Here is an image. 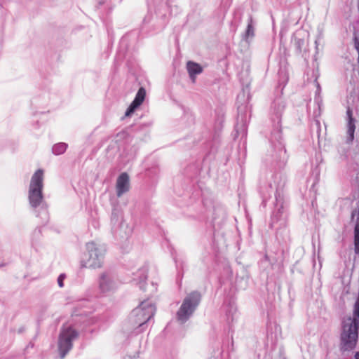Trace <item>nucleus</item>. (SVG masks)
<instances>
[{
  "label": "nucleus",
  "instance_id": "1",
  "mask_svg": "<svg viewBox=\"0 0 359 359\" xmlns=\"http://www.w3.org/2000/svg\"><path fill=\"white\" fill-rule=\"evenodd\" d=\"M284 109L285 103L280 98L274 100L271 107L272 130L269 137V148L267 151V161L275 169L279 170L285 167L288 160L281 128V117Z\"/></svg>",
  "mask_w": 359,
  "mask_h": 359
},
{
  "label": "nucleus",
  "instance_id": "2",
  "mask_svg": "<svg viewBox=\"0 0 359 359\" xmlns=\"http://www.w3.org/2000/svg\"><path fill=\"white\" fill-rule=\"evenodd\" d=\"M286 182V176L282 172H276L273 175V180L269 183L271 191L275 190L276 209L273 210L270 226L278 229L285 226L286 224L287 215L284 211L282 190Z\"/></svg>",
  "mask_w": 359,
  "mask_h": 359
},
{
  "label": "nucleus",
  "instance_id": "3",
  "mask_svg": "<svg viewBox=\"0 0 359 359\" xmlns=\"http://www.w3.org/2000/svg\"><path fill=\"white\" fill-rule=\"evenodd\" d=\"M44 172L42 169H38L32 176L28 191V200L30 206L32 208H40V217L43 223L48 221V212L47 206L43 201V188Z\"/></svg>",
  "mask_w": 359,
  "mask_h": 359
},
{
  "label": "nucleus",
  "instance_id": "4",
  "mask_svg": "<svg viewBox=\"0 0 359 359\" xmlns=\"http://www.w3.org/2000/svg\"><path fill=\"white\" fill-rule=\"evenodd\" d=\"M155 312L156 307L149 299L142 301L135 308L128 317L132 334L137 335L143 332L147 328V323L154 316Z\"/></svg>",
  "mask_w": 359,
  "mask_h": 359
},
{
  "label": "nucleus",
  "instance_id": "5",
  "mask_svg": "<svg viewBox=\"0 0 359 359\" xmlns=\"http://www.w3.org/2000/svg\"><path fill=\"white\" fill-rule=\"evenodd\" d=\"M359 320L351 316L341 320L339 349L342 353L353 351L358 339Z\"/></svg>",
  "mask_w": 359,
  "mask_h": 359
},
{
  "label": "nucleus",
  "instance_id": "6",
  "mask_svg": "<svg viewBox=\"0 0 359 359\" xmlns=\"http://www.w3.org/2000/svg\"><path fill=\"white\" fill-rule=\"evenodd\" d=\"M87 252L81 261V265L84 268H100L104 262L105 248L95 242H89L86 245Z\"/></svg>",
  "mask_w": 359,
  "mask_h": 359
},
{
  "label": "nucleus",
  "instance_id": "7",
  "mask_svg": "<svg viewBox=\"0 0 359 359\" xmlns=\"http://www.w3.org/2000/svg\"><path fill=\"white\" fill-rule=\"evenodd\" d=\"M201 300V294L193 291L184 299L176 313V318L181 324L185 323L194 314Z\"/></svg>",
  "mask_w": 359,
  "mask_h": 359
},
{
  "label": "nucleus",
  "instance_id": "8",
  "mask_svg": "<svg viewBox=\"0 0 359 359\" xmlns=\"http://www.w3.org/2000/svg\"><path fill=\"white\" fill-rule=\"evenodd\" d=\"M78 337L79 332L72 326H63L61 328L57 340V350L61 359L72 350Z\"/></svg>",
  "mask_w": 359,
  "mask_h": 359
},
{
  "label": "nucleus",
  "instance_id": "9",
  "mask_svg": "<svg viewBox=\"0 0 359 359\" xmlns=\"http://www.w3.org/2000/svg\"><path fill=\"white\" fill-rule=\"evenodd\" d=\"M98 288L101 293L107 294L114 292L118 287L114 275L110 271H104L98 277Z\"/></svg>",
  "mask_w": 359,
  "mask_h": 359
},
{
  "label": "nucleus",
  "instance_id": "10",
  "mask_svg": "<svg viewBox=\"0 0 359 359\" xmlns=\"http://www.w3.org/2000/svg\"><path fill=\"white\" fill-rule=\"evenodd\" d=\"M350 223L354 226L353 230V244L354 251L359 255V199L355 201L353 209L351 212Z\"/></svg>",
  "mask_w": 359,
  "mask_h": 359
},
{
  "label": "nucleus",
  "instance_id": "11",
  "mask_svg": "<svg viewBox=\"0 0 359 359\" xmlns=\"http://www.w3.org/2000/svg\"><path fill=\"white\" fill-rule=\"evenodd\" d=\"M111 231L114 235L123 237L122 229L125 225L123 223V212L120 208H113L111 215Z\"/></svg>",
  "mask_w": 359,
  "mask_h": 359
},
{
  "label": "nucleus",
  "instance_id": "12",
  "mask_svg": "<svg viewBox=\"0 0 359 359\" xmlns=\"http://www.w3.org/2000/svg\"><path fill=\"white\" fill-rule=\"evenodd\" d=\"M146 90L144 88L141 87L139 88L134 100L131 102L127 109L125 116H129L135 112V111L142 104L145 99Z\"/></svg>",
  "mask_w": 359,
  "mask_h": 359
},
{
  "label": "nucleus",
  "instance_id": "13",
  "mask_svg": "<svg viewBox=\"0 0 359 359\" xmlns=\"http://www.w3.org/2000/svg\"><path fill=\"white\" fill-rule=\"evenodd\" d=\"M116 188L118 197H121L123 194L129 191V176L126 172H123L118 176L116 180Z\"/></svg>",
  "mask_w": 359,
  "mask_h": 359
},
{
  "label": "nucleus",
  "instance_id": "14",
  "mask_svg": "<svg viewBox=\"0 0 359 359\" xmlns=\"http://www.w3.org/2000/svg\"><path fill=\"white\" fill-rule=\"evenodd\" d=\"M224 311L226 320L228 324L231 325L236 321L238 313L237 306L233 302H229L227 304L224 305Z\"/></svg>",
  "mask_w": 359,
  "mask_h": 359
},
{
  "label": "nucleus",
  "instance_id": "15",
  "mask_svg": "<svg viewBox=\"0 0 359 359\" xmlns=\"http://www.w3.org/2000/svg\"><path fill=\"white\" fill-rule=\"evenodd\" d=\"M347 122V142H352L354 140V133L355 130V119L353 117L352 110L348 107L346 110Z\"/></svg>",
  "mask_w": 359,
  "mask_h": 359
},
{
  "label": "nucleus",
  "instance_id": "16",
  "mask_svg": "<svg viewBox=\"0 0 359 359\" xmlns=\"http://www.w3.org/2000/svg\"><path fill=\"white\" fill-rule=\"evenodd\" d=\"M147 268L142 267L135 274L133 278V280L137 284L140 285V288L141 290H144V285L146 283V280L147 278Z\"/></svg>",
  "mask_w": 359,
  "mask_h": 359
},
{
  "label": "nucleus",
  "instance_id": "17",
  "mask_svg": "<svg viewBox=\"0 0 359 359\" xmlns=\"http://www.w3.org/2000/svg\"><path fill=\"white\" fill-rule=\"evenodd\" d=\"M187 69L193 82H195L196 75L201 74L203 71V68L199 64L192 61L187 62Z\"/></svg>",
  "mask_w": 359,
  "mask_h": 359
},
{
  "label": "nucleus",
  "instance_id": "18",
  "mask_svg": "<svg viewBox=\"0 0 359 359\" xmlns=\"http://www.w3.org/2000/svg\"><path fill=\"white\" fill-rule=\"evenodd\" d=\"M255 36V27L253 26V21L252 17H250L248 21V26L245 32L243 34V39L245 41H248L252 39Z\"/></svg>",
  "mask_w": 359,
  "mask_h": 359
},
{
  "label": "nucleus",
  "instance_id": "19",
  "mask_svg": "<svg viewBox=\"0 0 359 359\" xmlns=\"http://www.w3.org/2000/svg\"><path fill=\"white\" fill-rule=\"evenodd\" d=\"M320 174V169L319 168V165H316L312 169V172H311V178L313 179V183H312V185L311 187V190L313 191L314 192L316 191V186L319 182Z\"/></svg>",
  "mask_w": 359,
  "mask_h": 359
},
{
  "label": "nucleus",
  "instance_id": "20",
  "mask_svg": "<svg viewBox=\"0 0 359 359\" xmlns=\"http://www.w3.org/2000/svg\"><path fill=\"white\" fill-rule=\"evenodd\" d=\"M316 90L315 92L314 102L318 105L319 110L323 105V100L321 96V87L320 83L317 81V79L315 80Z\"/></svg>",
  "mask_w": 359,
  "mask_h": 359
},
{
  "label": "nucleus",
  "instance_id": "21",
  "mask_svg": "<svg viewBox=\"0 0 359 359\" xmlns=\"http://www.w3.org/2000/svg\"><path fill=\"white\" fill-rule=\"evenodd\" d=\"M288 81V73L285 67H280L278 71V83L280 86H285Z\"/></svg>",
  "mask_w": 359,
  "mask_h": 359
},
{
  "label": "nucleus",
  "instance_id": "22",
  "mask_svg": "<svg viewBox=\"0 0 359 359\" xmlns=\"http://www.w3.org/2000/svg\"><path fill=\"white\" fill-rule=\"evenodd\" d=\"M67 147V144L65 142H59L53 146L52 151L55 155H60L65 152Z\"/></svg>",
  "mask_w": 359,
  "mask_h": 359
},
{
  "label": "nucleus",
  "instance_id": "23",
  "mask_svg": "<svg viewBox=\"0 0 359 359\" xmlns=\"http://www.w3.org/2000/svg\"><path fill=\"white\" fill-rule=\"evenodd\" d=\"M223 350L222 346L217 344L214 348L209 359H222Z\"/></svg>",
  "mask_w": 359,
  "mask_h": 359
},
{
  "label": "nucleus",
  "instance_id": "24",
  "mask_svg": "<svg viewBox=\"0 0 359 359\" xmlns=\"http://www.w3.org/2000/svg\"><path fill=\"white\" fill-rule=\"evenodd\" d=\"M293 41L297 52L301 53L306 43L304 39L299 38L297 34H296L293 37Z\"/></svg>",
  "mask_w": 359,
  "mask_h": 359
},
{
  "label": "nucleus",
  "instance_id": "25",
  "mask_svg": "<svg viewBox=\"0 0 359 359\" xmlns=\"http://www.w3.org/2000/svg\"><path fill=\"white\" fill-rule=\"evenodd\" d=\"M66 278L65 274L62 273L57 278V284L60 287H62L64 286V280Z\"/></svg>",
  "mask_w": 359,
  "mask_h": 359
},
{
  "label": "nucleus",
  "instance_id": "26",
  "mask_svg": "<svg viewBox=\"0 0 359 359\" xmlns=\"http://www.w3.org/2000/svg\"><path fill=\"white\" fill-rule=\"evenodd\" d=\"M354 46L358 53V62L359 63V38L355 36L354 38Z\"/></svg>",
  "mask_w": 359,
  "mask_h": 359
},
{
  "label": "nucleus",
  "instance_id": "27",
  "mask_svg": "<svg viewBox=\"0 0 359 359\" xmlns=\"http://www.w3.org/2000/svg\"><path fill=\"white\" fill-rule=\"evenodd\" d=\"M162 5L161 6L169 8L170 6V0H161Z\"/></svg>",
  "mask_w": 359,
  "mask_h": 359
},
{
  "label": "nucleus",
  "instance_id": "28",
  "mask_svg": "<svg viewBox=\"0 0 359 359\" xmlns=\"http://www.w3.org/2000/svg\"><path fill=\"white\" fill-rule=\"evenodd\" d=\"M241 130L242 133V136H245L246 135V128L244 124L241 126Z\"/></svg>",
  "mask_w": 359,
  "mask_h": 359
},
{
  "label": "nucleus",
  "instance_id": "29",
  "mask_svg": "<svg viewBox=\"0 0 359 359\" xmlns=\"http://www.w3.org/2000/svg\"><path fill=\"white\" fill-rule=\"evenodd\" d=\"M355 359H359V351L355 353Z\"/></svg>",
  "mask_w": 359,
  "mask_h": 359
},
{
  "label": "nucleus",
  "instance_id": "30",
  "mask_svg": "<svg viewBox=\"0 0 359 359\" xmlns=\"http://www.w3.org/2000/svg\"><path fill=\"white\" fill-rule=\"evenodd\" d=\"M236 131L237 135H239V128H238V126H236Z\"/></svg>",
  "mask_w": 359,
  "mask_h": 359
},
{
  "label": "nucleus",
  "instance_id": "31",
  "mask_svg": "<svg viewBox=\"0 0 359 359\" xmlns=\"http://www.w3.org/2000/svg\"><path fill=\"white\" fill-rule=\"evenodd\" d=\"M82 302H83V303H87V302H88V301H87L86 299H83V300H82Z\"/></svg>",
  "mask_w": 359,
  "mask_h": 359
},
{
  "label": "nucleus",
  "instance_id": "32",
  "mask_svg": "<svg viewBox=\"0 0 359 359\" xmlns=\"http://www.w3.org/2000/svg\"><path fill=\"white\" fill-rule=\"evenodd\" d=\"M125 359H127V358H126ZM128 359H131L130 356H128Z\"/></svg>",
  "mask_w": 359,
  "mask_h": 359
},
{
  "label": "nucleus",
  "instance_id": "33",
  "mask_svg": "<svg viewBox=\"0 0 359 359\" xmlns=\"http://www.w3.org/2000/svg\"><path fill=\"white\" fill-rule=\"evenodd\" d=\"M176 266H177V267H178V264H177V262H176Z\"/></svg>",
  "mask_w": 359,
  "mask_h": 359
}]
</instances>
